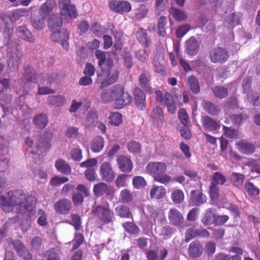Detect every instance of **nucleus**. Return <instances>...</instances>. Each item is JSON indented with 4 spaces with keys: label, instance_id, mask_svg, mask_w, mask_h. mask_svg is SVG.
<instances>
[{
    "label": "nucleus",
    "instance_id": "1",
    "mask_svg": "<svg viewBox=\"0 0 260 260\" xmlns=\"http://www.w3.org/2000/svg\"><path fill=\"white\" fill-rule=\"evenodd\" d=\"M37 199L32 195L25 196L21 190H12L0 195V208L5 212H10L16 206L18 213L33 216L36 212Z\"/></svg>",
    "mask_w": 260,
    "mask_h": 260
},
{
    "label": "nucleus",
    "instance_id": "2",
    "mask_svg": "<svg viewBox=\"0 0 260 260\" xmlns=\"http://www.w3.org/2000/svg\"><path fill=\"white\" fill-rule=\"evenodd\" d=\"M37 73L30 66H24V73L20 79V85L25 93H29L37 82Z\"/></svg>",
    "mask_w": 260,
    "mask_h": 260
},
{
    "label": "nucleus",
    "instance_id": "3",
    "mask_svg": "<svg viewBox=\"0 0 260 260\" xmlns=\"http://www.w3.org/2000/svg\"><path fill=\"white\" fill-rule=\"evenodd\" d=\"M47 135H44L43 137H40L39 142L35 145H34L33 140L29 137H27L25 140L26 145L31 148V153L35 155H38L39 156H43L46 152L49 149L51 146V138L47 137Z\"/></svg>",
    "mask_w": 260,
    "mask_h": 260
},
{
    "label": "nucleus",
    "instance_id": "4",
    "mask_svg": "<svg viewBox=\"0 0 260 260\" xmlns=\"http://www.w3.org/2000/svg\"><path fill=\"white\" fill-rule=\"evenodd\" d=\"M22 56V51L16 43L8 45L7 56L8 65L11 72H16L19 68L20 61Z\"/></svg>",
    "mask_w": 260,
    "mask_h": 260
},
{
    "label": "nucleus",
    "instance_id": "5",
    "mask_svg": "<svg viewBox=\"0 0 260 260\" xmlns=\"http://www.w3.org/2000/svg\"><path fill=\"white\" fill-rule=\"evenodd\" d=\"M118 71L112 69L98 73L97 82L101 84L100 88L103 89L114 83L118 79Z\"/></svg>",
    "mask_w": 260,
    "mask_h": 260
},
{
    "label": "nucleus",
    "instance_id": "6",
    "mask_svg": "<svg viewBox=\"0 0 260 260\" xmlns=\"http://www.w3.org/2000/svg\"><path fill=\"white\" fill-rule=\"evenodd\" d=\"M92 213L104 224H108L113 222V212L105 207L100 205L96 206L93 209Z\"/></svg>",
    "mask_w": 260,
    "mask_h": 260
},
{
    "label": "nucleus",
    "instance_id": "7",
    "mask_svg": "<svg viewBox=\"0 0 260 260\" xmlns=\"http://www.w3.org/2000/svg\"><path fill=\"white\" fill-rule=\"evenodd\" d=\"M229 52L222 47H215L210 52V58L213 63H224L229 58Z\"/></svg>",
    "mask_w": 260,
    "mask_h": 260
},
{
    "label": "nucleus",
    "instance_id": "8",
    "mask_svg": "<svg viewBox=\"0 0 260 260\" xmlns=\"http://www.w3.org/2000/svg\"><path fill=\"white\" fill-rule=\"evenodd\" d=\"M51 39L54 42L60 43L64 50L68 49L69 44L68 41L69 39V34L67 29L61 28L57 31H53Z\"/></svg>",
    "mask_w": 260,
    "mask_h": 260
},
{
    "label": "nucleus",
    "instance_id": "9",
    "mask_svg": "<svg viewBox=\"0 0 260 260\" xmlns=\"http://www.w3.org/2000/svg\"><path fill=\"white\" fill-rule=\"evenodd\" d=\"M13 248L17 254L24 260H32V256L29 250L24 244L18 240H13L12 242Z\"/></svg>",
    "mask_w": 260,
    "mask_h": 260
},
{
    "label": "nucleus",
    "instance_id": "10",
    "mask_svg": "<svg viewBox=\"0 0 260 260\" xmlns=\"http://www.w3.org/2000/svg\"><path fill=\"white\" fill-rule=\"evenodd\" d=\"M100 174L104 181L109 182L112 181L115 177L111 165L108 162H104L101 165Z\"/></svg>",
    "mask_w": 260,
    "mask_h": 260
},
{
    "label": "nucleus",
    "instance_id": "11",
    "mask_svg": "<svg viewBox=\"0 0 260 260\" xmlns=\"http://www.w3.org/2000/svg\"><path fill=\"white\" fill-rule=\"evenodd\" d=\"M146 170L155 178L156 176H159L166 172L167 166L165 163L162 162H151L147 165Z\"/></svg>",
    "mask_w": 260,
    "mask_h": 260
},
{
    "label": "nucleus",
    "instance_id": "12",
    "mask_svg": "<svg viewBox=\"0 0 260 260\" xmlns=\"http://www.w3.org/2000/svg\"><path fill=\"white\" fill-rule=\"evenodd\" d=\"M17 17H0V27L1 31L5 34L6 37H9L13 32V21L17 20Z\"/></svg>",
    "mask_w": 260,
    "mask_h": 260
},
{
    "label": "nucleus",
    "instance_id": "13",
    "mask_svg": "<svg viewBox=\"0 0 260 260\" xmlns=\"http://www.w3.org/2000/svg\"><path fill=\"white\" fill-rule=\"evenodd\" d=\"M109 7L112 11L121 13L128 12L132 9L131 4L126 1H112Z\"/></svg>",
    "mask_w": 260,
    "mask_h": 260
},
{
    "label": "nucleus",
    "instance_id": "14",
    "mask_svg": "<svg viewBox=\"0 0 260 260\" xmlns=\"http://www.w3.org/2000/svg\"><path fill=\"white\" fill-rule=\"evenodd\" d=\"M168 219L170 224L176 226H179L184 221L182 213L176 208H171L168 213Z\"/></svg>",
    "mask_w": 260,
    "mask_h": 260
},
{
    "label": "nucleus",
    "instance_id": "15",
    "mask_svg": "<svg viewBox=\"0 0 260 260\" xmlns=\"http://www.w3.org/2000/svg\"><path fill=\"white\" fill-rule=\"evenodd\" d=\"M54 208L57 213L67 215L69 213L71 209L72 203L68 199H61L54 204Z\"/></svg>",
    "mask_w": 260,
    "mask_h": 260
},
{
    "label": "nucleus",
    "instance_id": "16",
    "mask_svg": "<svg viewBox=\"0 0 260 260\" xmlns=\"http://www.w3.org/2000/svg\"><path fill=\"white\" fill-rule=\"evenodd\" d=\"M134 96L136 107L140 110H144L146 108V94L139 88H136L134 91Z\"/></svg>",
    "mask_w": 260,
    "mask_h": 260
},
{
    "label": "nucleus",
    "instance_id": "17",
    "mask_svg": "<svg viewBox=\"0 0 260 260\" xmlns=\"http://www.w3.org/2000/svg\"><path fill=\"white\" fill-rule=\"evenodd\" d=\"M200 49V43L194 37H191L186 41V51L189 55H196Z\"/></svg>",
    "mask_w": 260,
    "mask_h": 260
},
{
    "label": "nucleus",
    "instance_id": "18",
    "mask_svg": "<svg viewBox=\"0 0 260 260\" xmlns=\"http://www.w3.org/2000/svg\"><path fill=\"white\" fill-rule=\"evenodd\" d=\"M190 201L193 206H199L206 202L207 197L201 191L194 190L191 192Z\"/></svg>",
    "mask_w": 260,
    "mask_h": 260
},
{
    "label": "nucleus",
    "instance_id": "19",
    "mask_svg": "<svg viewBox=\"0 0 260 260\" xmlns=\"http://www.w3.org/2000/svg\"><path fill=\"white\" fill-rule=\"evenodd\" d=\"M117 164L121 171L124 173H129L133 169V164L130 158L120 156L117 159Z\"/></svg>",
    "mask_w": 260,
    "mask_h": 260
},
{
    "label": "nucleus",
    "instance_id": "20",
    "mask_svg": "<svg viewBox=\"0 0 260 260\" xmlns=\"http://www.w3.org/2000/svg\"><path fill=\"white\" fill-rule=\"evenodd\" d=\"M203 250V246L200 242L194 241L189 244L188 247V254L192 257H198L202 254Z\"/></svg>",
    "mask_w": 260,
    "mask_h": 260
},
{
    "label": "nucleus",
    "instance_id": "21",
    "mask_svg": "<svg viewBox=\"0 0 260 260\" xmlns=\"http://www.w3.org/2000/svg\"><path fill=\"white\" fill-rule=\"evenodd\" d=\"M133 98L128 92H125L121 96L116 98L115 106L117 109L123 108L124 106L129 105L132 102Z\"/></svg>",
    "mask_w": 260,
    "mask_h": 260
},
{
    "label": "nucleus",
    "instance_id": "22",
    "mask_svg": "<svg viewBox=\"0 0 260 260\" xmlns=\"http://www.w3.org/2000/svg\"><path fill=\"white\" fill-rule=\"evenodd\" d=\"M202 124L204 128L210 131H218L220 127V124L214 119L208 116L202 117Z\"/></svg>",
    "mask_w": 260,
    "mask_h": 260
},
{
    "label": "nucleus",
    "instance_id": "23",
    "mask_svg": "<svg viewBox=\"0 0 260 260\" xmlns=\"http://www.w3.org/2000/svg\"><path fill=\"white\" fill-rule=\"evenodd\" d=\"M17 34L19 37L29 43H33L35 41L31 31L24 26H20L17 28Z\"/></svg>",
    "mask_w": 260,
    "mask_h": 260
},
{
    "label": "nucleus",
    "instance_id": "24",
    "mask_svg": "<svg viewBox=\"0 0 260 260\" xmlns=\"http://www.w3.org/2000/svg\"><path fill=\"white\" fill-rule=\"evenodd\" d=\"M239 150L247 155L252 154L255 151V146L251 143L241 141L236 144Z\"/></svg>",
    "mask_w": 260,
    "mask_h": 260
},
{
    "label": "nucleus",
    "instance_id": "25",
    "mask_svg": "<svg viewBox=\"0 0 260 260\" xmlns=\"http://www.w3.org/2000/svg\"><path fill=\"white\" fill-rule=\"evenodd\" d=\"M163 105H165L168 111L173 114L175 113L177 106L172 95L169 92H166L164 94V101Z\"/></svg>",
    "mask_w": 260,
    "mask_h": 260
},
{
    "label": "nucleus",
    "instance_id": "26",
    "mask_svg": "<svg viewBox=\"0 0 260 260\" xmlns=\"http://www.w3.org/2000/svg\"><path fill=\"white\" fill-rule=\"evenodd\" d=\"M55 167L56 170L64 175H70L72 172L71 168L68 163L63 159H58L55 161Z\"/></svg>",
    "mask_w": 260,
    "mask_h": 260
},
{
    "label": "nucleus",
    "instance_id": "27",
    "mask_svg": "<svg viewBox=\"0 0 260 260\" xmlns=\"http://www.w3.org/2000/svg\"><path fill=\"white\" fill-rule=\"evenodd\" d=\"M215 218L216 214L214 210L209 208L205 211L201 221L205 225H211L214 223Z\"/></svg>",
    "mask_w": 260,
    "mask_h": 260
},
{
    "label": "nucleus",
    "instance_id": "28",
    "mask_svg": "<svg viewBox=\"0 0 260 260\" xmlns=\"http://www.w3.org/2000/svg\"><path fill=\"white\" fill-rule=\"evenodd\" d=\"M33 122L37 128L41 129L44 128L48 124V117L44 113L39 114L34 117Z\"/></svg>",
    "mask_w": 260,
    "mask_h": 260
},
{
    "label": "nucleus",
    "instance_id": "29",
    "mask_svg": "<svg viewBox=\"0 0 260 260\" xmlns=\"http://www.w3.org/2000/svg\"><path fill=\"white\" fill-rule=\"evenodd\" d=\"M48 104L57 107L62 106L66 103V99L61 95H50L47 99Z\"/></svg>",
    "mask_w": 260,
    "mask_h": 260
},
{
    "label": "nucleus",
    "instance_id": "30",
    "mask_svg": "<svg viewBox=\"0 0 260 260\" xmlns=\"http://www.w3.org/2000/svg\"><path fill=\"white\" fill-rule=\"evenodd\" d=\"M151 117L155 124H162L164 120L162 109L157 107L154 108L151 112Z\"/></svg>",
    "mask_w": 260,
    "mask_h": 260
},
{
    "label": "nucleus",
    "instance_id": "31",
    "mask_svg": "<svg viewBox=\"0 0 260 260\" xmlns=\"http://www.w3.org/2000/svg\"><path fill=\"white\" fill-rule=\"evenodd\" d=\"M61 6L62 8L60 10L61 15L64 16H76L77 15V10L74 5L61 4Z\"/></svg>",
    "mask_w": 260,
    "mask_h": 260
},
{
    "label": "nucleus",
    "instance_id": "32",
    "mask_svg": "<svg viewBox=\"0 0 260 260\" xmlns=\"http://www.w3.org/2000/svg\"><path fill=\"white\" fill-rule=\"evenodd\" d=\"M70 218L71 221L66 220L64 222L73 225L76 231H82V220L79 215L77 214H72Z\"/></svg>",
    "mask_w": 260,
    "mask_h": 260
},
{
    "label": "nucleus",
    "instance_id": "33",
    "mask_svg": "<svg viewBox=\"0 0 260 260\" xmlns=\"http://www.w3.org/2000/svg\"><path fill=\"white\" fill-rule=\"evenodd\" d=\"M202 105L208 113L212 115H217L220 111V109L211 102L203 101Z\"/></svg>",
    "mask_w": 260,
    "mask_h": 260
},
{
    "label": "nucleus",
    "instance_id": "34",
    "mask_svg": "<svg viewBox=\"0 0 260 260\" xmlns=\"http://www.w3.org/2000/svg\"><path fill=\"white\" fill-rule=\"evenodd\" d=\"M93 192L96 196H102L105 194L110 193V188L105 183L100 182L95 184L93 187Z\"/></svg>",
    "mask_w": 260,
    "mask_h": 260
},
{
    "label": "nucleus",
    "instance_id": "35",
    "mask_svg": "<svg viewBox=\"0 0 260 260\" xmlns=\"http://www.w3.org/2000/svg\"><path fill=\"white\" fill-rule=\"evenodd\" d=\"M104 146L103 137L98 136L93 139L91 143V149L94 152H99L102 150Z\"/></svg>",
    "mask_w": 260,
    "mask_h": 260
},
{
    "label": "nucleus",
    "instance_id": "36",
    "mask_svg": "<svg viewBox=\"0 0 260 260\" xmlns=\"http://www.w3.org/2000/svg\"><path fill=\"white\" fill-rule=\"evenodd\" d=\"M55 3L53 1H48L40 7V13L42 15H48L53 11Z\"/></svg>",
    "mask_w": 260,
    "mask_h": 260
},
{
    "label": "nucleus",
    "instance_id": "37",
    "mask_svg": "<svg viewBox=\"0 0 260 260\" xmlns=\"http://www.w3.org/2000/svg\"><path fill=\"white\" fill-rule=\"evenodd\" d=\"M146 209L149 210L148 216H150L152 219H153L154 222L155 223L156 221H160L161 222L163 220H166L164 215L160 212L155 211L153 207L148 205L146 207Z\"/></svg>",
    "mask_w": 260,
    "mask_h": 260
},
{
    "label": "nucleus",
    "instance_id": "38",
    "mask_svg": "<svg viewBox=\"0 0 260 260\" xmlns=\"http://www.w3.org/2000/svg\"><path fill=\"white\" fill-rule=\"evenodd\" d=\"M212 90L214 96L220 99H223L228 94V89L221 86H215L212 87Z\"/></svg>",
    "mask_w": 260,
    "mask_h": 260
},
{
    "label": "nucleus",
    "instance_id": "39",
    "mask_svg": "<svg viewBox=\"0 0 260 260\" xmlns=\"http://www.w3.org/2000/svg\"><path fill=\"white\" fill-rule=\"evenodd\" d=\"M244 178L245 176L243 174L235 172L233 173L231 176V179L233 185L238 188L243 186Z\"/></svg>",
    "mask_w": 260,
    "mask_h": 260
},
{
    "label": "nucleus",
    "instance_id": "40",
    "mask_svg": "<svg viewBox=\"0 0 260 260\" xmlns=\"http://www.w3.org/2000/svg\"><path fill=\"white\" fill-rule=\"evenodd\" d=\"M188 84L190 90L194 94H198L200 91V88L198 79L194 76H190L188 78Z\"/></svg>",
    "mask_w": 260,
    "mask_h": 260
},
{
    "label": "nucleus",
    "instance_id": "41",
    "mask_svg": "<svg viewBox=\"0 0 260 260\" xmlns=\"http://www.w3.org/2000/svg\"><path fill=\"white\" fill-rule=\"evenodd\" d=\"M166 194V189L162 186H154L150 191L151 198L159 199L164 197Z\"/></svg>",
    "mask_w": 260,
    "mask_h": 260
},
{
    "label": "nucleus",
    "instance_id": "42",
    "mask_svg": "<svg viewBox=\"0 0 260 260\" xmlns=\"http://www.w3.org/2000/svg\"><path fill=\"white\" fill-rule=\"evenodd\" d=\"M111 96L112 99L116 101V98L121 96L125 92L124 86L120 84H116L112 86L110 89Z\"/></svg>",
    "mask_w": 260,
    "mask_h": 260
},
{
    "label": "nucleus",
    "instance_id": "43",
    "mask_svg": "<svg viewBox=\"0 0 260 260\" xmlns=\"http://www.w3.org/2000/svg\"><path fill=\"white\" fill-rule=\"evenodd\" d=\"M116 214L122 218H129L131 216L129 209L128 207L124 205H119L115 209Z\"/></svg>",
    "mask_w": 260,
    "mask_h": 260
},
{
    "label": "nucleus",
    "instance_id": "44",
    "mask_svg": "<svg viewBox=\"0 0 260 260\" xmlns=\"http://www.w3.org/2000/svg\"><path fill=\"white\" fill-rule=\"evenodd\" d=\"M140 86L146 91L150 92L151 88L149 84V76L146 74H142L139 78Z\"/></svg>",
    "mask_w": 260,
    "mask_h": 260
},
{
    "label": "nucleus",
    "instance_id": "45",
    "mask_svg": "<svg viewBox=\"0 0 260 260\" xmlns=\"http://www.w3.org/2000/svg\"><path fill=\"white\" fill-rule=\"evenodd\" d=\"M98 114L96 111L93 109H90L87 113L86 117V123L90 126L93 125L98 121Z\"/></svg>",
    "mask_w": 260,
    "mask_h": 260
},
{
    "label": "nucleus",
    "instance_id": "46",
    "mask_svg": "<svg viewBox=\"0 0 260 260\" xmlns=\"http://www.w3.org/2000/svg\"><path fill=\"white\" fill-rule=\"evenodd\" d=\"M122 226L130 234H138L140 232L138 226L132 222H125L122 224Z\"/></svg>",
    "mask_w": 260,
    "mask_h": 260
},
{
    "label": "nucleus",
    "instance_id": "47",
    "mask_svg": "<svg viewBox=\"0 0 260 260\" xmlns=\"http://www.w3.org/2000/svg\"><path fill=\"white\" fill-rule=\"evenodd\" d=\"M244 188L246 192L250 196H256L259 194V189L251 182L245 183Z\"/></svg>",
    "mask_w": 260,
    "mask_h": 260
},
{
    "label": "nucleus",
    "instance_id": "48",
    "mask_svg": "<svg viewBox=\"0 0 260 260\" xmlns=\"http://www.w3.org/2000/svg\"><path fill=\"white\" fill-rule=\"evenodd\" d=\"M122 115L119 112H112L109 117V122L113 125L118 126L122 122Z\"/></svg>",
    "mask_w": 260,
    "mask_h": 260
},
{
    "label": "nucleus",
    "instance_id": "49",
    "mask_svg": "<svg viewBox=\"0 0 260 260\" xmlns=\"http://www.w3.org/2000/svg\"><path fill=\"white\" fill-rule=\"evenodd\" d=\"M48 27L52 31L62 26L61 17H49L48 20Z\"/></svg>",
    "mask_w": 260,
    "mask_h": 260
},
{
    "label": "nucleus",
    "instance_id": "50",
    "mask_svg": "<svg viewBox=\"0 0 260 260\" xmlns=\"http://www.w3.org/2000/svg\"><path fill=\"white\" fill-rule=\"evenodd\" d=\"M225 181L226 178L225 176L219 172L214 173L211 178V182L217 185H222Z\"/></svg>",
    "mask_w": 260,
    "mask_h": 260
},
{
    "label": "nucleus",
    "instance_id": "51",
    "mask_svg": "<svg viewBox=\"0 0 260 260\" xmlns=\"http://www.w3.org/2000/svg\"><path fill=\"white\" fill-rule=\"evenodd\" d=\"M59 252V250L57 248L51 249L43 253L44 257H46L47 260H58Z\"/></svg>",
    "mask_w": 260,
    "mask_h": 260
},
{
    "label": "nucleus",
    "instance_id": "52",
    "mask_svg": "<svg viewBox=\"0 0 260 260\" xmlns=\"http://www.w3.org/2000/svg\"><path fill=\"white\" fill-rule=\"evenodd\" d=\"M167 23V17H160L158 21V34L161 37H165L166 35V25Z\"/></svg>",
    "mask_w": 260,
    "mask_h": 260
},
{
    "label": "nucleus",
    "instance_id": "53",
    "mask_svg": "<svg viewBox=\"0 0 260 260\" xmlns=\"http://www.w3.org/2000/svg\"><path fill=\"white\" fill-rule=\"evenodd\" d=\"M171 198L175 203L180 204L184 200V193L181 190H175L172 192Z\"/></svg>",
    "mask_w": 260,
    "mask_h": 260
},
{
    "label": "nucleus",
    "instance_id": "54",
    "mask_svg": "<svg viewBox=\"0 0 260 260\" xmlns=\"http://www.w3.org/2000/svg\"><path fill=\"white\" fill-rule=\"evenodd\" d=\"M120 199L122 203H127L132 200L133 197L131 191L127 189H124L120 191Z\"/></svg>",
    "mask_w": 260,
    "mask_h": 260
},
{
    "label": "nucleus",
    "instance_id": "55",
    "mask_svg": "<svg viewBox=\"0 0 260 260\" xmlns=\"http://www.w3.org/2000/svg\"><path fill=\"white\" fill-rule=\"evenodd\" d=\"M190 28V26L187 24L179 26L176 30V37L178 38H182Z\"/></svg>",
    "mask_w": 260,
    "mask_h": 260
},
{
    "label": "nucleus",
    "instance_id": "56",
    "mask_svg": "<svg viewBox=\"0 0 260 260\" xmlns=\"http://www.w3.org/2000/svg\"><path fill=\"white\" fill-rule=\"evenodd\" d=\"M44 17H32L31 20L32 26L37 30H40L45 26Z\"/></svg>",
    "mask_w": 260,
    "mask_h": 260
},
{
    "label": "nucleus",
    "instance_id": "57",
    "mask_svg": "<svg viewBox=\"0 0 260 260\" xmlns=\"http://www.w3.org/2000/svg\"><path fill=\"white\" fill-rule=\"evenodd\" d=\"M133 184L135 188L141 189L146 185V182L142 176L134 177L133 179Z\"/></svg>",
    "mask_w": 260,
    "mask_h": 260
},
{
    "label": "nucleus",
    "instance_id": "58",
    "mask_svg": "<svg viewBox=\"0 0 260 260\" xmlns=\"http://www.w3.org/2000/svg\"><path fill=\"white\" fill-rule=\"evenodd\" d=\"M223 131L224 135L230 139H235L237 138L238 134L237 129L224 125H223Z\"/></svg>",
    "mask_w": 260,
    "mask_h": 260
},
{
    "label": "nucleus",
    "instance_id": "59",
    "mask_svg": "<svg viewBox=\"0 0 260 260\" xmlns=\"http://www.w3.org/2000/svg\"><path fill=\"white\" fill-rule=\"evenodd\" d=\"M248 100L254 106H258L260 105V95L256 92H252L247 95Z\"/></svg>",
    "mask_w": 260,
    "mask_h": 260
},
{
    "label": "nucleus",
    "instance_id": "60",
    "mask_svg": "<svg viewBox=\"0 0 260 260\" xmlns=\"http://www.w3.org/2000/svg\"><path fill=\"white\" fill-rule=\"evenodd\" d=\"M178 117L183 125H187L189 123V118L188 114L184 109H179L178 113Z\"/></svg>",
    "mask_w": 260,
    "mask_h": 260
},
{
    "label": "nucleus",
    "instance_id": "61",
    "mask_svg": "<svg viewBox=\"0 0 260 260\" xmlns=\"http://www.w3.org/2000/svg\"><path fill=\"white\" fill-rule=\"evenodd\" d=\"M95 56L99 60L98 65L99 67H101L106 63L107 58L106 52H102L100 50H96L95 51Z\"/></svg>",
    "mask_w": 260,
    "mask_h": 260
},
{
    "label": "nucleus",
    "instance_id": "62",
    "mask_svg": "<svg viewBox=\"0 0 260 260\" xmlns=\"http://www.w3.org/2000/svg\"><path fill=\"white\" fill-rule=\"evenodd\" d=\"M129 176V175L125 174L119 175L115 180L116 186L119 188L126 186L127 185V179Z\"/></svg>",
    "mask_w": 260,
    "mask_h": 260
},
{
    "label": "nucleus",
    "instance_id": "63",
    "mask_svg": "<svg viewBox=\"0 0 260 260\" xmlns=\"http://www.w3.org/2000/svg\"><path fill=\"white\" fill-rule=\"evenodd\" d=\"M197 236V229L195 227L188 228L185 232V241L188 242L193 238Z\"/></svg>",
    "mask_w": 260,
    "mask_h": 260
},
{
    "label": "nucleus",
    "instance_id": "64",
    "mask_svg": "<svg viewBox=\"0 0 260 260\" xmlns=\"http://www.w3.org/2000/svg\"><path fill=\"white\" fill-rule=\"evenodd\" d=\"M71 156L73 160L79 161L82 158V150L80 148H75L71 151Z\"/></svg>",
    "mask_w": 260,
    "mask_h": 260
}]
</instances>
